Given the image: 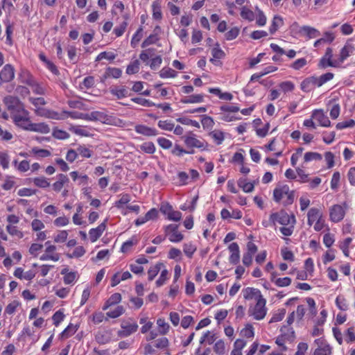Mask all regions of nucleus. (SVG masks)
Wrapping results in <instances>:
<instances>
[{"mask_svg": "<svg viewBox=\"0 0 355 355\" xmlns=\"http://www.w3.org/2000/svg\"><path fill=\"white\" fill-rule=\"evenodd\" d=\"M187 148H196L202 150H207L208 144L205 140L198 139L197 136L191 131L182 137Z\"/></svg>", "mask_w": 355, "mask_h": 355, "instance_id": "obj_1", "label": "nucleus"}, {"mask_svg": "<svg viewBox=\"0 0 355 355\" xmlns=\"http://www.w3.org/2000/svg\"><path fill=\"white\" fill-rule=\"evenodd\" d=\"M266 301L264 298L258 300V301H257L256 304L254 306H252L249 309V315H252L254 318V319L257 320L263 319L267 312V309L266 308Z\"/></svg>", "mask_w": 355, "mask_h": 355, "instance_id": "obj_2", "label": "nucleus"}, {"mask_svg": "<svg viewBox=\"0 0 355 355\" xmlns=\"http://www.w3.org/2000/svg\"><path fill=\"white\" fill-rule=\"evenodd\" d=\"M4 103L7 109L10 111L11 115L15 113H26L24 105L15 96H8L5 97Z\"/></svg>", "mask_w": 355, "mask_h": 355, "instance_id": "obj_3", "label": "nucleus"}, {"mask_svg": "<svg viewBox=\"0 0 355 355\" xmlns=\"http://www.w3.org/2000/svg\"><path fill=\"white\" fill-rule=\"evenodd\" d=\"M165 234L170 241L177 243L181 241L184 236L180 230V225L176 223H171L165 228Z\"/></svg>", "mask_w": 355, "mask_h": 355, "instance_id": "obj_4", "label": "nucleus"}, {"mask_svg": "<svg viewBox=\"0 0 355 355\" xmlns=\"http://www.w3.org/2000/svg\"><path fill=\"white\" fill-rule=\"evenodd\" d=\"M10 117L16 125L30 131L32 122L28 117V112L26 110V113H15Z\"/></svg>", "mask_w": 355, "mask_h": 355, "instance_id": "obj_5", "label": "nucleus"}, {"mask_svg": "<svg viewBox=\"0 0 355 355\" xmlns=\"http://www.w3.org/2000/svg\"><path fill=\"white\" fill-rule=\"evenodd\" d=\"M121 328L118 331V336L121 338H125L136 332L138 329V324L132 319H129L121 322Z\"/></svg>", "mask_w": 355, "mask_h": 355, "instance_id": "obj_6", "label": "nucleus"}, {"mask_svg": "<svg viewBox=\"0 0 355 355\" xmlns=\"http://www.w3.org/2000/svg\"><path fill=\"white\" fill-rule=\"evenodd\" d=\"M159 210L164 215L166 216V218L167 220L178 221L181 219V213L173 210V207L168 202L161 203Z\"/></svg>", "mask_w": 355, "mask_h": 355, "instance_id": "obj_7", "label": "nucleus"}, {"mask_svg": "<svg viewBox=\"0 0 355 355\" xmlns=\"http://www.w3.org/2000/svg\"><path fill=\"white\" fill-rule=\"evenodd\" d=\"M45 245H47V247L45 250V252L40 257V260H52L53 261H58L60 259V254L55 252L56 247L55 245H50L49 241H47Z\"/></svg>", "mask_w": 355, "mask_h": 355, "instance_id": "obj_8", "label": "nucleus"}, {"mask_svg": "<svg viewBox=\"0 0 355 355\" xmlns=\"http://www.w3.org/2000/svg\"><path fill=\"white\" fill-rule=\"evenodd\" d=\"M272 222H295V217L293 213L288 214L285 210L272 214L270 216Z\"/></svg>", "mask_w": 355, "mask_h": 355, "instance_id": "obj_9", "label": "nucleus"}, {"mask_svg": "<svg viewBox=\"0 0 355 355\" xmlns=\"http://www.w3.org/2000/svg\"><path fill=\"white\" fill-rule=\"evenodd\" d=\"M345 211L340 205H335L330 209V218L332 222H339L345 216Z\"/></svg>", "mask_w": 355, "mask_h": 355, "instance_id": "obj_10", "label": "nucleus"}, {"mask_svg": "<svg viewBox=\"0 0 355 355\" xmlns=\"http://www.w3.org/2000/svg\"><path fill=\"white\" fill-rule=\"evenodd\" d=\"M315 344L318 346L315 349L313 355H331V347L325 343L321 338L316 339L315 340Z\"/></svg>", "mask_w": 355, "mask_h": 355, "instance_id": "obj_11", "label": "nucleus"}, {"mask_svg": "<svg viewBox=\"0 0 355 355\" xmlns=\"http://www.w3.org/2000/svg\"><path fill=\"white\" fill-rule=\"evenodd\" d=\"M15 77V69L11 64H6L0 72V78L2 82L8 83Z\"/></svg>", "mask_w": 355, "mask_h": 355, "instance_id": "obj_12", "label": "nucleus"}, {"mask_svg": "<svg viewBox=\"0 0 355 355\" xmlns=\"http://www.w3.org/2000/svg\"><path fill=\"white\" fill-rule=\"evenodd\" d=\"M312 117L316 119L320 125L323 127H329L331 121L327 116H326L322 110H315L313 112Z\"/></svg>", "mask_w": 355, "mask_h": 355, "instance_id": "obj_13", "label": "nucleus"}, {"mask_svg": "<svg viewBox=\"0 0 355 355\" xmlns=\"http://www.w3.org/2000/svg\"><path fill=\"white\" fill-rule=\"evenodd\" d=\"M122 71L116 67H107L104 74L101 76V82H105L109 78H119L121 76Z\"/></svg>", "mask_w": 355, "mask_h": 355, "instance_id": "obj_14", "label": "nucleus"}, {"mask_svg": "<svg viewBox=\"0 0 355 355\" xmlns=\"http://www.w3.org/2000/svg\"><path fill=\"white\" fill-rule=\"evenodd\" d=\"M243 293L245 300L254 299L258 301V300L263 298L260 291L257 288L248 287L243 291Z\"/></svg>", "mask_w": 355, "mask_h": 355, "instance_id": "obj_15", "label": "nucleus"}, {"mask_svg": "<svg viewBox=\"0 0 355 355\" xmlns=\"http://www.w3.org/2000/svg\"><path fill=\"white\" fill-rule=\"evenodd\" d=\"M229 250L231 252L230 261L233 264H237L240 259L239 247L236 243H232L229 245Z\"/></svg>", "mask_w": 355, "mask_h": 355, "instance_id": "obj_16", "label": "nucleus"}, {"mask_svg": "<svg viewBox=\"0 0 355 355\" xmlns=\"http://www.w3.org/2000/svg\"><path fill=\"white\" fill-rule=\"evenodd\" d=\"M135 131L141 135L151 137L157 135V131L155 128H152L144 125H137L135 126Z\"/></svg>", "mask_w": 355, "mask_h": 355, "instance_id": "obj_17", "label": "nucleus"}, {"mask_svg": "<svg viewBox=\"0 0 355 355\" xmlns=\"http://www.w3.org/2000/svg\"><path fill=\"white\" fill-rule=\"evenodd\" d=\"M105 230V223H101L96 228H93L90 230L89 232L90 240L92 242H95L102 235Z\"/></svg>", "mask_w": 355, "mask_h": 355, "instance_id": "obj_18", "label": "nucleus"}, {"mask_svg": "<svg viewBox=\"0 0 355 355\" xmlns=\"http://www.w3.org/2000/svg\"><path fill=\"white\" fill-rule=\"evenodd\" d=\"M355 50L354 46L350 43H346L340 51L339 62L342 63L348 58Z\"/></svg>", "mask_w": 355, "mask_h": 355, "instance_id": "obj_19", "label": "nucleus"}, {"mask_svg": "<svg viewBox=\"0 0 355 355\" xmlns=\"http://www.w3.org/2000/svg\"><path fill=\"white\" fill-rule=\"evenodd\" d=\"M69 181L66 175L60 173L58 175V180L53 184V189L55 191L59 192L63 188L64 184L68 183Z\"/></svg>", "mask_w": 355, "mask_h": 355, "instance_id": "obj_20", "label": "nucleus"}, {"mask_svg": "<svg viewBox=\"0 0 355 355\" xmlns=\"http://www.w3.org/2000/svg\"><path fill=\"white\" fill-rule=\"evenodd\" d=\"M30 131L46 134L50 132V128L48 125L45 124L44 123H32Z\"/></svg>", "mask_w": 355, "mask_h": 355, "instance_id": "obj_21", "label": "nucleus"}, {"mask_svg": "<svg viewBox=\"0 0 355 355\" xmlns=\"http://www.w3.org/2000/svg\"><path fill=\"white\" fill-rule=\"evenodd\" d=\"M300 32H303L309 38H315L320 35L317 29L309 26H304L301 28Z\"/></svg>", "mask_w": 355, "mask_h": 355, "instance_id": "obj_22", "label": "nucleus"}, {"mask_svg": "<svg viewBox=\"0 0 355 355\" xmlns=\"http://www.w3.org/2000/svg\"><path fill=\"white\" fill-rule=\"evenodd\" d=\"M285 193H288V185H284L279 188H275L273 191V198L276 202H279L285 196Z\"/></svg>", "mask_w": 355, "mask_h": 355, "instance_id": "obj_23", "label": "nucleus"}, {"mask_svg": "<svg viewBox=\"0 0 355 355\" xmlns=\"http://www.w3.org/2000/svg\"><path fill=\"white\" fill-rule=\"evenodd\" d=\"M276 275L275 273L272 274L271 280L275 282V285L279 287H284L288 286L291 283V279L290 277H282L275 279Z\"/></svg>", "mask_w": 355, "mask_h": 355, "instance_id": "obj_24", "label": "nucleus"}, {"mask_svg": "<svg viewBox=\"0 0 355 355\" xmlns=\"http://www.w3.org/2000/svg\"><path fill=\"white\" fill-rule=\"evenodd\" d=\"M33 230L37 232L36 233V237L37 240L44 241L46 238L45 232H40L44 227V223H31Z\"/></svg>", "mask_w": 355, "mask_h": 355, "instance_id": "obj_25", "label": "nucleus"}, {"mask_svg": "<svg viewBox=\"0 0 355 355\" xmlns=\"http://www.w3.org/2000/svg\"><path fill=\"white\" fill-rule=\"evenodd\" d=\"M308 222H320L321 214L318 209L311 208L308 212Z\"/></svg>", "mask_w": 355, "mask_h": 355, "instance_id": "obj_26", "label": "nucleus"}, {"mask_svg": "<svg viewBox=\"0 0 355 355\" xmlns=\"http://www.w3.org/2000/svg\"><path fill=\"white\" fill-rule=\"evenodd\" d=\"M238 185L245 193L252 192L254 187V183L247 182L245 178H240L238 181Z\"/></svg>", "mask_w": 355, "mask_h": 355, "instance_id": "obj_27", "label": "nucleus"}, {"mask_svg": "<svg viewBox=\"0 0 355 355\" xmlns=\"http://www.w3.org/2000/svg\"><path fill=\"white\" fill-rule=\"evenodd\" d=\"M110 93L115 96L118 99H121L128 96V91L125 87H114L110 89Z\"/></svg>", "mask_w": 355, "mask_h": 355, "instance_id": "obj_28", "label": "nucleus"}, {"mask_svg": "<svg viewBox=\"0 0 355 355\" xmlns=\"http://www.w3.org/2000/svg\"><path fill=\"white\" fill-rule=\"evenodd\" d=\"M157 324L159 327V334L160 335H165L168 332L170 326L167 322H166L164 319H163V318L157 319Z\"/></svg>", "mask_w": 355, "mask_h": 355, "instance_id": "obj_29", "label": "nucleus"}, {"mask_svg": "<svg viewBox=\"0 0 355 355\" xmlns=\"http://www.w3.org/2000/svg\"><path fill=\"white\" fill-rule=\"evenodd\" d=\"M211 55L213 56V58L210 59V62H214L215 59H222L225 57V52L219 48V44H216V47H214L211 50Z\"/></svg>", "mask_w": 355, "mask_h": 355, "instance_id": "obj_30", "label": "nucleus"}, {"mask_svg": "<svg viewBox=\"0 0 355 355\" xmlns=\"http://www.w3.org/2000/svg\"><path fill=\"white\" fill-rule=\"evenodd\" d=\"M78 329V326L77 324H69L62 332L61 336L62 338H68L73 335L77 331Z\"/></svg>", "mask_w": 355, "mask_h": 355, "instance_id": "obj_31", "label": "nucleus"}, {"mask_svg": "<svg viewBox=\"0 0 355 355\" xmlns=\"http://www.w3.org/2000/svg\"><path fill=\"white\" fill-rule=\"evenodd\" d=\"M203 101V96L202 94L191 95L181 100L183 103H200Z\"/></svg>", "mask_w": 355, "mask_h": 355, "instance_id": "obj_32", "label": "nucleus"}, {"mask_svg": "<svg viewBox=\"0 0 355 355\" xmlns=\"http://www.w3.org/2000/svg\"><path fill=\"white\" fill-rule=\"evenodd\" d=\"M283 24V19L279 16H275L270 27V33L274 34L278 28Z\"/></svg>", "mask_w": 355, "mask_h": 355, "instance_id": "obj_33", "label": "nucleus"}, {"mask_svg": "<svg viewBox=\"0 0 355 355\" xmlns=\"http://www.w3.org/2000/svg\"><path fill=\"white\" fill-rule=\"evenodd\" d=\"M306 302L309 306V313L307 314L308 317L310 318H313L317 313V310L315 307V302L313 298L309 297L306 299Z\"/></svg>", "mask_w": 355, "mask_h": 355, "instance_id": "obj_34", "label": "nucleus"}, {"mask_svg": "<svg viewBox=\"0 0 355 355\" xmlns=\"http://www.w3.org/2000/svg\"><path fill=\"white\" fill-rule=\"evenodd\" d=\"M33 182L35 186L40 188L44 189L50 186V182H48L47 179L44 176L34 178Z\"/></svg>", "mask_w": 355, "mask_h": 355, "instance_id": "obj_35", "label": "nucleus"}, {"mask_svg": "<svg viewBox=\"0 0 355 355\" xmlns=\"http://www.w3.org/2000/svg\"><path fill=\"white\" fill-rule=\"evenodd\" d=\"M159 76L162 78H175L177 76V72L171 68H163L159 71Z\"/></svg>", "mask_w": 355, "mask_h": 355, "instance_id": "obj_36", "label": "nucleus"}, {"mask_svg": "<svg viewBox=\"0 0 355 355\" xmlns=\"http://www.w3.org/2000/svg\"><path fill=\"white\" fill-rule=\"evenodd\" d=\"M282 336L286 339H292L294 337V331L288 324L281 328Z\"/></svg>", "mask_w": 355, "mask_h": 355, "instance_id": "obj_37", "label": "nucleus"}, {"mask_svg": "<svg viewBox=\"0 0 355 355\" xmlns=\"http://www.w3.org/2000/svg\"><path fill=\"white\" fill-rule=\"evenodd\" d=\"M162 266V263H159L150 268V269L148 271V279L150 281H152L154 279V277L157 276Z\"/></svg>", "mask_w": 355, "mask_h": 355, "instance_id": "obj_38", "label": "nucleus"}, {"mask_svg": "<svg viewBox=\"0 0 355 355\" xmlns=\"http://www.w3.org/2000/svg\"><path fill=\"white\" fill-rule=\"evenodd\" d=\"M155 49L150 48L146 50L142 51L139 55V58L144 62H146L150 58H152L155 54Z\"/></svg>", "mask_w": 355, "mask_h": 355, "instance_id": "obj_39", "label": "nucleus"}, {"mask_svg": "<svg viewBox=\"0 0 355 355\" xmlns=\"http://www.w3.org/2000/svg\"><path fill=\"white\" fill-rule=\"evenodd\" d=\"M124 313V309L122 306H116L114 310L106 313L107 317L110 318H116Z\"/></svg>", "mask_w": 355, "mask_h": 355, "instance_id": "obj_40", "label": "nucleus"}, {"mask_svg": "<svg viewBox=\"0 0 355 355\" xmlns=\"http://www.w3.org/2000/svg\"><path fill=\"white\" fill-rule=\"evenodd\" d=\"M153 17L155 19H161L162 17L161 6L159 2L155 1L153 5Z\"/></svg>", "mask_w": 355, "mask_h": 355, "instance_id": "obj_41", "label": "nucleus"}, {"mask_svg": "<svg viewBox=\"0 0 355 355\" xmlns=\"http://www.w3.org/2000/svg\"><path fill=\"white\" fill-rule=\"evenodd\" d=\"M139 70V62L135 60L130 64L128 65L126 69V73L129 75L137 73Z\"/></svg>", "mask_w": 355, "mask_h": 355, "instance_id": "obj_42", "label": "nucleus"}, {"mask_svg": "<svg viewBox=\"0 0 355 355\" xmlns=\"http://www.w3.org/2000/svg\"><path fill=\"white\" fill-rule=\"evenodd\" d=\"M286 314V309H282L277 310L272 315L270 320V323L277 322L282 320Z\"/></svg>", "mask_w": 355, "mask_h": 355, "instance_id": "obj_43", "label": "nucleus"}, {"mask_svg": "<svg viewBox=\"0 0 355 355\" xmlns=\"http://www.w3.org/2000/svg\"><path fill=\"white\" fill-rule=\"evenodd\" d=\"M322 158V155L315 152H308L304 154V161L306 162H311L312 160H321Z\"/></svg>", "mask_w": 355, "mask_h": 355, "instance_id": "obj_44", "label": "nucleus"}, {"mask_svg": "<svg viewBox=\"0 0 355 355\" xmlns=\"http://www.w3.org/2000/svg\"><path fill=\"white\" fill-rule=\"evenodd\" d=\"M140 148L142 151L148 153V154H153L155 151V147L153 142L148 141L142 144L140 146Z\"/></svg>", "mask_w": 355, "mask_h": 355, "instance_id": "obj_45", "label": "nucleus"}, {"mask_svg": "<svg viewBox=\"0 0 355 355\" xmlns=\"http://www.w3.org/2000/svg\"><path fill=\"white\" fill-rule=\"evenodd\" d=\"M171 153L176 156L181 157L183 154H193L194 153V150H186L179 145L175 144Z\"/></svg>", "mask_w": 355, "mask_h": 355, "instance_id": "obj_46", "label": "nucleus"}, {"mask_svg": "<svg viewBox=\"0 0 355 355\" xmlns=\"http://www.w3.org/2000/svg\"><path fill=\"white\" fill-rule=\"evenodd\" d=\"M311 79L310 78H307L304 79L300 85L301 89L305 92H309L313 89L314 87L313 85V82H311Z\"/></svg>", "mask_w": 355, "mask_h": 355, "instance_id": "obj_47", "label": "nucleus"}, {"mask_svg": "<svg viewBox=\"0 0 355 355\" xmlns=\"http://www.w3.org/2000/svg\"><path fill=\"white\" fill-rule=\"evenodd\" d=\"M78 154L83 157L89 158L92 155V151L87 148L85 146H79L77 148Z\"/></svg>", "mask_w": 355, "mask_h": 355, "instance_id": "obj_48", "label": "nucleus"}, {"mask_svg": "<svg viewBox=\"0 0 355 355\" xmlns=\"http://www.w3.org/2000/svg\"><path fill=\"white\" fill-rule=\"evenodd\" d=\"M52 135L58 139H66L69 137V134L67 132L57 128L53 130Z\"/></svg>", "mask_w": 355, "mask_h": 355, "instance_id": "obj_49", "label": "nucleus"}, {"mask_svg": "<svg viewBox=\"0 0 355 355\" xmlns=\"http://www.w3.org/2000/svg\"><path fill=\"white\" fill-rule=\"evenodd\" d=\"M6 229L8 232L12 236H15L18 238H21L23 236L22 233L18 230L17 227L15 225V223H10L7 225Z\"/></svg>", "mask_w": 355, "mask_h": 355, "instance_id": "obj_50", "label": "nucleus"}, {"mask_svg": "<svg viewBox=\"0 0 355 355\" xmlns=\"http://www.w3.org/2000/svg\"><path fill=\"white\" fill-rule=\"evenodd\" d=\"M168 340L166 337H162L157 339L155 342V347L157 349H164L168 345Z\"/></svg>", "mask_w": 355, "mask_h": 355, "instance_id": "obj_51", "label": "nucleus"}, {"mask_svg": "<svg viewBox=\"0 0 355 355\" xmlns=\"http://www.w3.org/2000/svg\"><path fill=\"white\" fill-rule=\"evenodd\" d=\"M131 101L137 104H139V105H141L146 106V107H152V106L155 105V103H154L153 102H152L149 100L143 98H139V97L133 98L131 99Z\"/></svg>", "mask_w": 355, "mask_h": 355, "instance_id": "obj_52", "label": "nucleus"}, {"mask_svg": "<svg viewBox=\"0 0 355 355\" xmlns=\"http://www.w3.org/2000/svg\"><path fill=\"white\" fill-rule=\"evenodd\" d=\"M158 126L162 130L171 131L174 128L175 125L171 121L165 120L159 121L158 122Z\"/></svg>", "mask_w": 355, "mask_h": 355, "instance_id": "obj_53", "label": "nucleus"}, {"mask_svg": "<svg viewBox=\"0 0 355 355\" xmlns=\"http://www.w3.org/2000/svg\"><path fill=\"white\" fill-rule=\"evenodd\" d=\"M210 135L218 145L223 142L225 138L223 132L218 130L211 132Z\"/></svg>", "mask_w": 355, "mask_h": 355, "instance_id": "obj_54", "label": "nucleus"}, {"mask_svg": "<svg viewBox=\"0 0 355 355\" xmlns=\"http://www.w3.org/2000/svg\"><path fill=\"white\" fill-rule=\"evenodd\" d=\"M176 121L181 123L182 124L191 125L194 126L198 128H200V124L198 121L191 120L188 118H185V117L178 118L176 119Z\"/></svg>", "mask_w": 355, "mask_h": 355, "instance_id": "obj_55", "label": "nucleus"}, {"mask_svg": "<svg viewBox=\"0 0 355 355\" xmlns=\"http://www.w3.org/2000/svg\"><path fill=\"white\" fill-rule=\"evenodd\" d=\"M85 253V250L83 246L76 247L72 254H68L67 257L69 258H78L82 257Z\"/></svg>", "mask_w": 355, "mask_h": 355, "instance_id": "obj_56", "label": "nucleus"}, {"mask_svg": "<svg viewBox=\"0 0 355 355\" xmlns=\"http://www.w3.org/2000/svg\"><path fill=\"white\" fill-rule=\"evenodd\" d=\"M284 226L279 228V231L284 236H291L293 232V226L291 223H283Z\"/></svg>", "mask_w": 355, "mask_h": 355, "instance_id": "obj_57", "label": "nucleus"}, {"mask_svg": "<svg viewBox=\"0 0 355 355\" xmlns=\"http://www.w3.org/2000/svg\"><path fill=\"white\" fill-rule=\"evenodd\" d=\"M158 210L155 208H153L150 210H149L145 215V220H154L157 219L158 216Z\"/></svg>", "mask_w": 355, "mask_h": 355, "instance_id": "obj_58", "label": "nucleus"}, {"mask_svg": "<svg viewBox=\"0 0 355 355\" xmlns=\"http://www.w3.org/2000/svg\"><path fill=\"white\" fill-rule=\"evenodd\" d=\"M279 87L284 92H288L293 91L295 88V85L291 81H284L279 84Z\"/></svg>", "mask_w": 355, "mask_h": 355, "instance_id": "obj_59", "label": "nucleus"}, {"mask_svg": "<svg viewBox=\"0 0 355 355\" xmlns=\"http://www.w3.org/2000/svg\"><path fill=\"white\" fill-rule=\"evenodd\" d=\"M355 125V121L350 119L347 121L340 122L336 124V128L338 130H342L347 128H352Z\"/></svg>", "mask_w": 355, "mask_h": 355, "instance_id": "obj_60", "label": "nucleus"}, {"mask_svg": "<svg viewBox=\"0 0 355 355\" xmlns=\"http://www.w3.org/2000/svg\"><path fill=\"white\" fill-rule=\"evenodd\" d=\"M239 29L237 27H234L225 33V38L227 40H232L239 35Z\"/></svg>", "mask_w": 355, "mask_h": 355, "instance_id": "obj_61", "label": "nucleus"}, {"mask_svg": "<svg viewBox=\"0 0 355 355\" xmlns=\"http://www.w3.org/2000/svg\"><path fill=\"white\" fill-rule=\"evenodd\" d=\"M241 16L245 19L249 21H253L254 18V12L245 8H243L241 12Z\"/></svg>", "mask_w": 355, "mask_h": 355, "instance_id": "obj_62", "label": "nucleus"}, {"mask_svg": "<svg viewBox=\"0 0 355 355\" xmlns=\"http://www.w3.org/2000/svg\"><path fill=\"white\" fill-rule=\"evenodd\" d=\"M19 305V303L17 301H12V302L8 304L6 307L5 313L8 315L14 313Z\"/></svg>", "mask_w": 355, "mask_h": 355, "instance_id": "obj_63", "label": "nucleus"}, {"mask_svg": "<svg viewBox=\"0 0 355 355\" xmlns=\"http://www.w3.org/2000/svg\"><path fill=\"white\" fill-rule=\"evenodd\" d=\"M241 335L245 338L254 337V329L251 324H247L241 331Z\"/></svg>", "mask_w": 355, "mask_h": 355, "instance_id": "obj_64", "label": "nucleus"}]
</instances>
